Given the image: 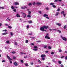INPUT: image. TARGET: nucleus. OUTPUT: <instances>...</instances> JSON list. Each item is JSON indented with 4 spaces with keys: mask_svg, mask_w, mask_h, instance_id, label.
I'll list each match as a JSON object with an SVG mask.
<instances>
[{
    "mask_svg": "<svg viewBox=\"0 0 67 67\" xmlns=\"http://www.w3.org/2000/svg\"><path fill=\"white\" fill-rule=\"evenodd\" d=\"M34 48H37V46H35L34 47Z\"/></svg>",
    "mask_w": 67,
    "mask_h": 67,
    "instance_id": "nucleus-23",
    "label": "nucleus"
},
{
    "mask_svg": "<svg viewBox=\"0 0 67 67\" xmlns=\"http://www.w3.org/2000/svg\"><path fill=\"white\" fill-rule=\"evenodd\" d=\"M27 56L26 55L24 57V58H27Z\"/></svg>",
    "mask_w": 67,
    "mask_h": 67,
    "instance_id": "nucleus-52",
    "label": "nucleus"
},
{
    "mask_svg": "<svg viewBox=\"0 0 67 67\" xmlns=\"http://www.w3.org/2000/svg\"><path fill=\"white\" fill-rule=\"evenodd\" d=\"M48 49H51L52 48V47L50 46H49L48 47Z\"/></svg>",
    "mask_w": 67,
    "mask_h": 67,
    "instance_id": "nucleus-22",
    "label": "nucleus"
},
{
    "mask_svg": "<svg viewBox=\"0 0 67 67\" xmlns=\"http://www.w3.org/2000/svg\"><path fill=\"white\" fill-rule=\"evenodd\" d=\"M38 13H39L40 14H42V12L40 11H39L38 12Z\"/></svg>",
    "mask_w": 67,
    "mask_h": 67,
    "instance_id": "nucleus-36",
    "label": "nucleus"
},
{
    "mask_svg": "<svg viewBox=\"0 0 67 67\" xmlns=\"http://www.w3.org/2000/svg\"><path fill=\"white\" fill-rule=\"evenodd\" d=\"M60 11V9H59V8H58V9L57 10V11Z\"/></svg>",
    "mask_w": 67,
    "mask_h": 67,
    "instance_id": "nucleus-40",
    "label": "nucleus"
},
{
    "mask_svg": "<svg viewBox=\"0 0 67 67\" xmlns=\"http://www.w3.org/2000/svg\"><path fill=\"white\" fill-rule=\"evenodd\" d=\"M61 14H64V11H63L62 12H61Z\"/></svg>",
    "mask_w": 67,
    "mask_h": 67,
    "instance_id": "nucleus-38",
    "label": "nucleus"
},
{
    "mask_svg": "<svg viewBox=\"0 0 67 67\" xmlns=\"http://www.w3.org/2000/svg\"><path fill=\"white\" fill-rule=\"evenodd\" d=\"M31 45H33V46H34V43H31Z\"/></svg>",
    "mask_w": 67,
    "mask_h": 67,
    "instance_id": "nucleus-46",
    "label": "nucleus"
},
{
    "mask_svg": "<svg viewBox=\"0 0 67 67\" xmlns=\"http://www.w3.org/2000/svg\"><path fill=\"white\" fill-rule=\"evenodd\" d=\"M60 66H61V67H64V65L63 64H61L60 65Z\"/></svg>",
    "mask_w": 67,
    "mask_h": 67,
    "instance_id": "nucleus-35",
    "label": "nucleus"
},
{
    "mask_svg": "<svg viewBox=\"0 0 67 67\" xmlns=\"http://www.w3.org/2000/svg\"><path fill=\"white\" fill-rule=\"evenodd\" d=\"M29 25L27 26V29H29Z\"/></svg>",
    "mask_w": 67,
    "mask_h": 67,
    "instance_id": "nucleus-42",
    "label": "nucleus"
},
{
    "mask_svg": "<svg viewBox=\"0 0 67 67\" xmlns=\"http://www.w3.org/2000/svg\"><path fill=\"white\" fill-rule=\"evenodd\" d=\"M40 30L41 31H44V27L43 26L40 28Z\"/></svg>",
    "mask_w": 67,
    "mask_h": 67,
    "instance_id": "nucleus-1",
    "label": "nucleus"
},
{
    "mask_svg": "<svg viewBox=\"0 0 67 67\" xmlns=\"http://www.w3.org/2000/svg\"><path fill=\"white\" fill-rule=\"evenodd\" d=\"M46 18L48 19H49V18H48V17H46Z\"/></svg>",
    "mask_w": 67,
    "mask_h": 67,
    "instance_id": "nucleus-58",
    "label": "nucleus"
},
{
    "mask_svg": "<svg viewBox=\"0 0 67 67\" xmlns=\"http://www.w3.org/2000/svg\"><path fill=\"white\" fill-rule=\"evenodd\" d=\"M29 42V41H28V40H26L25 41V43H28Z\"/></svg>",
    "mask_w": 67,
    "mask_h": 67,
    "instance_id": "nucleus-20",
    "label": "nucleus"
},
{
    "mask_svg": "<svg viewBox=\"0 0 67 67\" xmlns=\"http://www.w3.org/2000/svg\"><path fill=\"white\" fill-rule=\"evenodd\" d=\"M11 8L12 9H14V7L13 6H12L11 7Z\"/></svg>",
    "mask_w": 67,
    "mask_h": 67,
    "instance_id": "nucleus-21",
    "label": "nucleus"
},
{
    "mask_svg": "<svg viewBox=\"0 0 67 67\" xmlns=\"http://www.w3.org/2000/svg\"><path fill=\"white\" fill-rule=\"evenodd\" d=\"M15 44L16 45H17V43L15 42Z\"/></svg>",
    "mask_w": 67,
    "mask_h": 67,
    "instance_id": "nucleus-57",
    "label": "nucleus"
},
{
    "mask_svg": "<svg viewBox=\"0 0 67 67\" xmlns=\"http://www.w3.org/2000/svg\"><path fill=\"white\" fill-rule=\"evenodd\" d=\"M28 23L30 24L32 23V21H28Z\"/></svg>",
    "mask_w": 67,
    "mask_h": 67,
    "instance_id": "nucleus-15",
    "label": "nucleus"
},
{
    "mask_svg": "<svg viewBox=\"0 0 67 67\" xmlns=\"http://www.w3.org/2000/svg\"><path fill=\"white\" fill-rule=\"evenodd\" d=\"M23 16L24 18H25V17L26 16V15L25 13H23Z\"/></svg>",
    "mask_w": 67,
    "mask_h": 67,
    "instance_id": "nucleus-3",
    "label": "nucleus"
},
{
    "mask_svg": "<svg viewBox=\"0 0 67 67\" xmlns=\"http://www.w3.org/2000/svg\"><path fill=\"white\" fill-rule=\"evenodd\" d=\"M65 59L66 60H67V56H66L65 57Z\"/></svg>",
    "mask_w": 67,
    "mask_h": 67,
    "instance_id": "nucleus-64",
    "label": "nucleus"
},
{
    "mask_svg": "<svg viewBox=\"0 0 67 67\" xmlns=\"http://www.w3.org/2000/svg\"><path fill=\"white\" fill-rule=\"evenodd\" d=\"M45 38H47V39H50L51 38L50 37L47 36V35H46V36L45 37Z\"/></svg>",
    "mask_w": 67,
    "mask_h": 67,
    "instance_id": "nucleus-7",
    "label": "nucleus"
},
{
    "mask_svg": "<svg viewBox=\"0 0 67 67\" xmlns=\"http://www.w3.org/2000/svg\"><path fill=\"white\" fill-rule=\"evenodd\" d=\"M62 39L63 40H64V41H67V38L65 37H63Z\"/></svg>",
    "mask_w": 67,
    "mask_h": 67,
    "instance_id": "nucleus-5",
    "label": "nucleus"
},
{
    "mask_svg": "<svg viewBox=\"0 0 67 67\" xmlns=\"http://www.w3.org/2000/svg\"><path fill=\"white\" fill-rule=\"evenodd\" d=\"M54 4H54V3H50V5H53Z\"/></svg>",
    "mask_w": 67,
    "mask_h": 67,
    "instance_id": "nucleus-34",
    "label": "nucleus"
},
{
    "mask_svg": "<svg viewBox=\"0 0 67 67\" xmlns=\"http://www.w3.org/2000/svg\"><path fill=\"white\" fill-rule=\"evenodd\" d=\"M2 63H4V62H5V60H3L2 61Z\"/></svg>",
    "mask_w": 67,
    "mask_h": 67,
    "instance_id": "nucleus-48",
    "label": "nucleus"
},
{
    "mask_svg": "<svg viewBox=\"0 0 67 67\" xmlns=\"http://www.w3.org/2000/svg\"><path fill=\"white\" fill-rule=\"evenodd\" d=\"M58 63L59 64H62V62L60 61H59L58 62Z\"/></svg>",
    "mask_w": 67,
    "mask_h": 67,
    "instance_id": "nucleus-31",
    "label": "nucleus"
},
{
    "mask_svg": "<svg viewBox=\"0 0 67 67\" xmlns=\"http://www.w3.org/2000/svg\"><path fill=\"white\" fill-rule=\"evenodd\" d=\"M46 47H47V46H45L44 47V48H46Z\"/></svg>",
    "mask_w": 67,
    "mask_h": 67,
    "instance_id": "nucleus-51",
    "label": "nucleus"
},
{
    "mask_svg": "<svg viewBox=\"0 0 67 67\" xmlns=\"http://www.w3.org/2000/svg\"><path fill=\"white\" fill-rule=\"evenodd\" d=\"M58 31V32H59V33H61V31H60V30H57Z\"/></svg>",
    "mask_w": 67,
    "mask_h": 67,
    "instance_id": "nucleus-44",
    "label": "nucleus"
},
{
    "mask_svg": "<svg viewBox=\"0 0 67 67\" xmlns=\"http://www.w3.org/2000/svg\"><path fill=\"white\" fill-rule=\"evenodd\" d=\"M28 5H32V3H29Z\"/></svg>",
    "mask_w": 67,
    "mask_h": 67,
    "instance_id": "nucleus-39",
    "label": "nucleus"
},
{
    "mask_svg": "<svg viewBox=\"0 0 67 67\" xmlns=\"http://www.w3.org/2000/svg\"><path fill=\"white\" fill-rule=\"evenodd\" d=\"M14 65H15V66H18V63L15 62H14Z\"/></svg>",
    "mask_w": 67,
    "mask_h": 67,
    "instance_id": "nucleus-2",
    "label": "nucleus"
},
{
    "mask_svg": "<svg viewBox=\"0 0 67 67\" xmlns=\"http://www.w3.org/2000/svg\"><path fill=\"white\" fill-rule=\"evenodd\" d=\"M45 57V54H43L41 55V57H42V58H43V57Z\"/></svg>",
    "mask_w": 67,
    "mask_h": 67,
    "instance_id": "nucleus-12",
    "label": "nucleus"
},
{
    "mask_svg": "<svg viewBox=\"0 0 67 67\" xmlns=\"http://www.w3.org/2000/svg\"><path fill=\"white\" fill-rule=\"evenodd\" d=\"M29 34V35H32V33L31 32V33H29V34Z\"/></svg>",
    "mask_w": 67,
    "mask_h": 67,
    "instance_id": "nucleus-54",
    "label": "nucleus"
},
{
    "mask_svg": "<svg viewBox=\"0 0 67 67\" xmlns=\"http://www.w3.org/2000/svg\"><path fill=\"white\" fill-rule=\"evenodd\" d=\"M16 57H14V56L13 57V59H16Z\"/></svg>",
    "mask_w": 67,
    "mask_h": 67,
    "instance_id": "nucleus-27",
    "label": "nucleus"
},
{
    "mask_svg": "<svg viewBox=\"0 0 67 67\" xmlns=\"http://www.w3.org/2000/svg\"><path fill=\"white\" fill-rule=\"evenodd\" d=\"M21 62L22 63H23V60H20Z\"/></svg>",
    "mask_w": 67,
    "mask_h": 67,
    "instance_id": "nucleus-49",
    "label": "nucleus"
},
{
    "mask_svg": "<svg viewBox=\"0 0 67 67\" xmlns=\"http://www.w3.org/2000/svg\"><path fill=\"white\" fill-rule=\"evenodd\" d=\"M0 9H4V8L3 7H0Z\"/></svg>",
    "mask_w": 67,
    "mask_h": 67,
    "instance_id": "nucleus-47",
    "label": "nucleus"
},
{
    "mask_svg": "<svg viewBox=\"0 0 67 67\" xmlns=\"http://www.w3.org/2000/svg\"><path fill=\"white\" fill-rule=\"evenodd\" d=\"M16 16H17V17H20V15H19V14H17L16 15Z\"/></svg>",
    "mask_w": 67,
    "mask_h": 67,
    "instance_id": "nucleus-17",
    "label": "nucleus"
},
{
    "mask_svg": "<svg viewBox=\"0 0 67 67\" xmlns=\"http://www.w3.org/2000/svg\"><path fill=\"white\" fill-rule=\"evenodd\" d=\"M29 14H31V12L30 11H29L28 12Z\"/></svg>",
    "mask_w": 67,
    "mask_h": 67,
    "instance_id": "nucleus-33",
    "label": "nucleus"
},
{
    "mask_svg": "<svg viewBox=\"0 0 67 67\" xmlns=\"http://www.w3.org/2000/svg\"><path fill=\"white\" fill-rule=\"evenodd\" d=\"M58 1V0H55L54 2H57Z\"/></svg>",
    "mask_w": 67,
    "mask_h": 67,
    "instance_id": "nucleus-50",
    "label": "nucleus"
},
{
    "mask_svg": "<svg viewBox=\"0 0 67 67\" xmlns=\"http://www.w3.org/2000/svg\"><path fill=\"white\" fill-rule=\"evenodd\" d=\"M35 2H34L33 3V5H35Z\"/></svg>",
    "mask_w": 67,
    "mask_h": 67,
    "instance_id": "nucleus-63",
    "label": "nucleus"
},
{
    "mask_svg": "<svg viewBox=\"0 0 67 67\" xmlns=\"http://www.w3.org/2000/svg\"><path fill=\"white\" fill-rule=\"evenodd\" d=\"M56 25H58V26H61V24H60V23H57L56 24Z\"/></svg>",
    "mask_w": 67,
    "mask_h": 67,
    "instance_id": "nucleus-9",
    "label": "nucleus"
},
{
    "mask_svg": "<svg viewBox=\"0 0 67 67\" xmlns=\"http://www.w3.org/2000/svg\"><path fill=\"white\" fill-rule=\"evenodd\" d=\"M7 34H8V32H4L2 34V35H6Z\"/></svg>",
    "mask_w": 67,
    "mask_h": 67,
    "instance_id": "nucleus-10",
    "label": "nucleus"
},
{
    "mask_svg": "<svg viewBox=\"0 0 67 67\" xmlns=\"http://www.w3.org/2000/svg\"><path fill=\"white\" fill-rule=\"evenodd\" d=\"M13 11L14 12H16V10L15 9H14V10H13Z\"/></svg>",
    "mask_w": 67,
    "mask_h": 67,
    "instance_id": "nucleus-56",
    "label": "nucleus"
},
{
    "mask_svg": "<svg viewBox=\"0 0 67 67\" xmlns=\"http://www.w3.org/2000/svg\"><path fill=\"white\" fill-rule=\"evenodd\" d=\"M25 8H27V7H26L25 6H24V7H21V9H24V10Z\"/></svg>",
    "mask_w": 67,
    "mask_h": 67,
    "instance_id": "nucleus-11",
    "label": "nucleus"
},
{
    "mask_svg": "<svg viewBox=\"0 0 67 67\" xmlns=\"http://www.w3.org/2000/svg\"><path fill=\"white\" fill-rule=\"evenodd\" d=\"M2 25V24L1 23H0V26H1Z\"/></svg>",
    "mask_w": 67,
    "mask_h": 67,
    "instance_id": "nucleus-62",
    "label": "nucleus"
},
{
    "mask_svg": "<svg viewBox=\"0 0 67 67\" xmlns=\"http://www.w3.org/2000/svg\"><path fill=\"white\" fill-rule=\"evenodd\" d=\"M58 50L59 51V52H62V50L61 49H59Z\"/></svg>",
    "mask_w": 67,
    "mask_h": 67,
    "instance_id": "nucleus-25",
    "label": "nucleus"
},
{
    "mask_svg": "<svg viewBox=\"0 0 67 67\" xmlns=\"http://www.w3.org/2000/svg\"><path fill=\"white\" fill-rule=\"evenodd\" d=\"M52 7H53V8H56V6L55 5H52Z\"/></svg>",
    "mask_w": 67,
    "mask_h": 67,
    "instance_id": "nucleus-43",
    "label": "nucleus"
},
{
    "mask_svg": "<svg viewBox=\"0 0 67 67\" xmlns=\"http://www.w3.org/2000/svg\"><path fill=\"white\" fill-rule=\"evenodd\" d=\"M25 66H28V64H27V63L26 64Z\"/></svg>",
    "mask_w": 67,
    "mask_h": 67,
    "instance_id": "nucleus-53",
    "label": "nucleus"
},
{
    "mask_svg": "<svg viewBox=\"0 0 67 67\" xmlns=\"http://www.w3.org/2000/svg\"><path fill=\"white\" fill-rule=\"evenodd\" d=\"M64 56H62L61 57V58H64Z\"/></svg>",
    "mask_w": 67,
    "mask_h": 67,
    "instance_id": "nucleus-60",
    "label": "nucleus"
},
{
    "mask_svg": "<svg viewBox=\"0 0 67 67\" xmlns=\"http://www.w3.org/2000/svg\"><path fill=\"white\" fill-rule=\"evenodd\" d=\"M52 31H56V29H52Z\"/></svg>",
    "mask_w": 67,
    "mask_h": 67,
    "instance_id": "nucleus-55",
    "label": "nucleus"
},
{
    "mask_svg": "<svg viewBox=\"0 0 67 67\" xmlns=\"http://www.w3.org/2000/svg\"><path fill=\"white\" fill-rule=\"evenodd\" d=\"M8 28H9V29H12V27L10 26H8Z\"/></svg>",
    "mask_w": 67,
    "mask_h": 67,
    "instance_id": "nucleus-29",
    "label": "nucleus"
},
{
    "mask_svg": "<svg viewBox=\"0 0 67 67\" xmlns=\"http://www.w3.org/2000/svg\"><path fill=\"white\" fill-rule=\"evenodd\" d=\"M42 60H45V58H42Z\"/></svg>",
    "mask_w": 67,
    "mask_h": 67,
    "instance_id": "nucleus-59",
    "label": "nucleus"
},
{
    "mask_svg": "<svg viewBox=\"0 0 67 67\" xmlns=\"http://www.w3.org/2000/svg\"><path fill=\"white\" fill-rule=\"evenodd\" d=\"M37 4H38V5H41V4H42V3H40L39 2H37Z\"/></svg>",
    "mask_w": 67,
    "mask_h": 67,
    "instance_id": "nucleus-14",
    "label": "nucleus"
},
{
    "mask_svg": "<svg viewBox=\"0 0 67 67\" xmlns=\"http://www.w3.org/2000/svg\"><path fill=\"white\" fill-rule=\"evenodd\" d=\"M33 50L34 51H37L38 49H36V48H35L33 49Z\"/></svg>",
    "mask_w": 67,
    "mask_h": 67,
    "instance_id": "nucleus-19",
    "label": "nucleus"
},
{
    "mask_svg": "<svg viewBox=\"0 0 67 67\" xmlns=\"http://www.w3.org/2000/svg\"><path fill=\"white\" fill-rule=\"evenodd\" d=\"M43 16H44V17H46V16H48V15H47L46 14H45Z\"/></svg>",
    "mask_w": 67,
    "mask_h": 67,
    "instance_id": "nucleus-16",
    "label": "nucleus"
},
{
    "mask_svg": "<svg viewBox=\"0 0 67 67\" xmlns=\"http://www.w3.org/2000/svg\"><path fill=\"white\" fill-rule=\"evenodd\" d=\"M38 63H42V62L41 61H40V60H38Z\"/></svg>",
    "mask_w": 67,
    "mask_h": 67,
    "instance_id": "nucleus-26",
    "label": "nucleus"
},
{
    "mask_svg": "<svg viewBox=\"0 0 67 67\" xmlns=\"http://www.w3.org/2000/svg\"><path fill=\"white\" fill-rule=\"evenodd\" d=\"M27 17H28L29 18H31V15H28L27 16Z\"/></svg>",
    "mask_w": 67,
    "mask_h": 67,
    "instance_id": "nucleus-32",
    "label": "nucleus"
},
{
    "mask_svg": "<svg viewBox=\"0 0 67 67\" xmlns=\"http://www.w3.org/2000/svg\"><path fill=\"white\" fill-rule=\"evenodd\" d=\"M54 54V52H52L51 53V54H52V55H53V54Z\"/></svg>",
    "mask_w": 67,
    "mask_h": 67,
    "instance_id": "nucleus-45",
    "label": "nucleus"
},
{
    "mask_svg": "<svg viewBox=\"0 0 67 67\" xmlns=\"http://www.w3.org/2000/svg\"><path fill=\"white\" fill-rule=\"evenodd\" d=\"M52 61L53 62H54V63H56V61L54 59H53L52 60Z\"/></svg>",
    "mask_w": 67,
    "mask_h": 67,
    "instance_id": "nucleus-30",
    "label": "nucleus"
},
{
    "mask_svg": "<svg viewBox=\"0 0 67 67\" xmlns=\"http://www.w3.org/2000/svg\"><path fill=\"white\" fill-rule=\"evenodd\" d=\"M43 26L44 28V29H47L48 27V26Z\"/></svg>",
    "mask_w": 67,
    "mask_h": 67,
    "instance_id": "nucleus-6",
    "label": "nucleus"
},
{
    "mask_svg": "<svg viewBox=\"0 0 67 67\" xmlns=\"http://www.w3.org/2000/svg\"><path fill=\"white\" fill-rule=\"evenodd\" d=\"M59 12H57L56 13V14L55 15V16H57L58 15V14H59Z\"/></svg>",
    "mask_w": 67,
    "mask_h": 67,
    "instance_id": "nucleus-13",
    "label": "nucleus"
},
{
    "mask_svg": "<svg viewBox=\"0 0 67 67\" xmlns=\"http://www.w3.org/2000/svg\"><path fill=\"white\" fill-rule=\"evenodd\" d=\"M12 53V54H15V52L13 51Z\"/></svg>",
    "mask_w": 67,
    "mask_h": 67,
    "instance_id": "nucleus-37",
    "label": "nucleus"
},
{
    "mask_svg": "<svg viewBox=\"0 0 67 67\" xmlns=\"http://www.w3.org/2000/svg\"><path fill=\"white\" fill-rule=\"evenodd\" d=\"M9 62L10 63V64H12V61L11 60H10Z\"/></svg>",
    "mask_w": 67,
    "mask_h": 67,
    "instance_id": "nucleus-61",
    "label": "nucleus"
},
{
    "mask_svg": "<svg viewBox=\"0 0 67 67\" xmlns=\"http://www.w3.org/2000/svg\"><path fill=\"white\" fill-rule=\"evenodd\" d=\"M7 30H6V29L3 30L2 31L3 32H4H4H7Z\"/></svg>",
    "mask_w": 67,
    "mask_h": 67,
    "instance_id": "nucleus-28",
    "label": "nucleus"
},
{
    "mask_svg": "<svg viewBox=\"0 0 67 67\" xmlns=\"http://www.w3.org/2000/svg\"><path fill=\"white\" fill-rule=\"evenodd\" d=\"M6 42L7 44H9V41H7Z\"/></svg>",
    "mask_w": 67,
    "mask_h": 67,
    "instance_id": "nucleus-41",
    "label": "nucleus"
},
{
    "mask_svg": "<svg viewBox=\"0 0 67 67\" xmlns=\"http://www.w3.org/2000/svg\"><path fill=\"white\" fill-rule=\"evenodd\" d=\"M66 27H67V25H65V26L63 27H64V29H65Z\"/></svg>",
    "mask_w": 67,
    "mask_h": 67,
    "instance_id": "nucleus-24",
    "label": "nucleus"
},
{
    "mask_svg": "<svg viewBox=\"0 0 67 67\" xmlns=\"http://www.w3.org/2000/svg\"><path fill=\"white\" fill-rule=\"evenodd\" d=\"M10 35H11L12 36H13V32H10Z\"/></svg>",
    "mask_w": 67,
    "mask_h": 67,
    "instance_id": "nucleus-18",
    "label": "nucleus"
},
{
    "mask_svg": "<svg viewBox=\"0 0 67 67\" xmlns=\"http://www.w3.org/2000/svg\"><path fill=\"white\" fill-rule=\"evenodd\" d=\"M7 58H8V59L9 60H12V59H11V58H10V57H9L8 55H7Z\"/></svg>",
    "mask_w": 67,
    "mask_h": 67,
    "instance_id": "nucleus-8",
    "label": "nucleus"
},
{
    "mask_svg": "<svg viewBox=\"0 0 67 67\" xmlns=\"http://www.w3.org/2000/svg\"><path fill=\"white\" fill-rule=\"evenodd\" d=\"M15 5H19V3H18L17 2H15L14 3Z\"/></svg>",
    "mask_w": 67,
    "mask_h": 67,
    "instance_id": "nucleus-4",
    "label": "nucleus"
}]
</instances>
